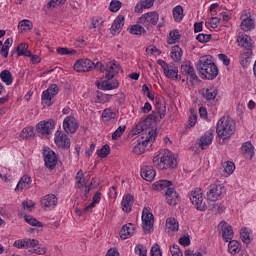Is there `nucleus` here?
<instances>
[{"label": "nucleus", "instance_id": "obj_63", "mask_svg": "<svg viewBox=\"0 0 256 256\" xmlns=\"http://www.w3.org/2000/svg\"><path fill=\"white\" fill-rule=\"evenodd\" d=\"M27 49H29V44L20 43L16 48L18 57H19V53H21V51H26Z\"/></svg>", "mask_w": 256, "mask_h": 256}, {"label": "nucleus", "instance_id": "obj_9", "mask_svg": "<svg viewBox=\"0 0 256 256\" xmlns=\"http://www.w3.org/2000/svg\"><path fill=\"white\" fill-rule=\"evenodd\" d=\"M189 199L192 205L196 206L198 211H205L207 209V205L203 202V190H201V188L192 190Z\"/></svg>", "mask_w": 256, "mask_h": 256}, {"label": "nucleus", "instance_id": "obj_43", "mask_svg": "<svg viewBox=\"0 0 256 256\" xmlns=\"http://www.w3.org/2000/svg\"><path fill=\"white\" fill-rule=\"evenodd\" d=\"M170 38L168 40V45H175L179 39H181V34H179V30H172L169 33Z\"/></svg>", "mask_w": 256, "mask_h": 256}, {"label": "nucleus", "instance_id": "obj_54", "mask_svg": "<svg viewBox=\"0 0 256 256\" xmlns=\"http://www.w3.org/2000/svg\"><path fill=\"white\" fill-rule=\"evenodd\" d=\"M151 256H163L159 244H154L150 250Z\"/></svg>", "mask_w": 256, "mask_h": 256}, {"label": "nucleus", "instance_id": "obj_41", "mask_svg": "<svg viewBox=\"0 0 256 256\" xmlns=\"http://www.w3.org/2000/svg\"><path fill=\"white\" fill-rule=\"evenodd\" d=\"M20 136L23 139H31L33 137H35V128L33 127H26L22 130Z\"/></svg>", "mask_w": 256, "mask_h": 256}, {"label": "nucleus", "instance_id": "obj_5", "mask_svg": "<svg viewBox=\"0 0 256 256\" xmlns=\"http://www.w3.org/2000/svg\"><path fill=\"white\" fill-rule=\"evenodd\" d=\"M157 138V130H149V132H145V136L138 138L137 144L134 146V153L136 155H143L145 153V147L149 145V143H153Z\"/></svg>", "mask_w": 256, "mask_h": 256}, {"label": "nucleus", "instance_id": "obj_17", "mask_svg": "<svg viewBox=\"0 0 256 256\" xmlns=\"http://www.w3.org/2000/svg\"><path fill=\"white\" fill-rule=\"evenodd\" d=\"M55 143L62 149H69V147H71V139H69V136L59 130H57L55 133Z\"/></svg>", "mask_w": 256, "mask_h": 256}, {"label": "nucleus", "instance_id": "obj_53", "mask_svg": "<svg viewBox=\"0 0 256 256\" xmlns=\"http://www.w3.org/2000/svg\"><path fill=\"white\" fill-rule=\"evenodd\" d=\"M170 253L172 256H183V252H181V248L177 244L170 246Z\"/></svg>", "mask_w": 256, "mask_h": 256}, {"label": "nucleus", "instance_id": "obj_64", "mask_svg": "<svg viewBox=\"0 0 256 256\" xmlns=\"http://www.w3.org/2000/svg\"><path fill=\"white\" fill-rule=\"evenodd\" d=\"M106 256H119V251L117 248H110L106 253Z\"/></svg>", "mask_w": 256, "mask_h": 256}, {"label": "nucleus", "instance_id": "obj_37", "mask_svg": "<svg viewBox=\"0 0 256 256\" xmlns=\"http://www.w3.org/2000/svg\"><path fill=\"white\" fill-rule=\"evenodd\" d=\"M166 228L168 229V231H179V222L177 221V219L170 217L168 219H166Z\"/></svg>", "mask_w": 256, "mask_h": 256}, {"label": "nucleus", "instance_id": "obj_33", "mask_svg": "<svg viewBox=\"0 0 256 256\" xmlns=\"http://www.w3.org/2000/svg\"><path fill=\"white\" fill-rule=\"evenodd\" d=\"M173 17L176 23L183 21V17H185V14H183V6L178 5L173 8Z\"/></svg>", "mask_w": 256, "mask_h": 256}, {"label": "nucleus", "instance_id": "obj_56", "mask_svg": "<svg viewBox=\"0 0 256 256\" xmlns=\"http://www.w3.org/2000/svg\"><path fill=\"white\" fill-rule=\"evenodd\" d=\"M145 131H147V126H145L143 124H138L135 126L134 129H132V134L139 135V133H143Z\"/></svg>", "mask_w": 256, "mask_h": 256}, {"label": "nucleus", "instance_id": "obj_3", "mask_svg": "<svg viewBox=\"0 0 256 256\" xmlns=\"http://www.w3.org/2000/svg\"><path fill=\"white\" fill-rule=\"evenodd\" d=\"M216 133L223 141L231 139V136L235 133V120L229 116L221 117L216 125Z\"/></svg>", "mask_w": 256, "mask_h": 256}, {"label": "nucleus", "instance_id": "obj_12", "mask_svg": "<svg viewBox=\"0 0 256 256\" xmlns=\"http://www.w3.org/2000/svg\"><path fill=\"white\" fill-rule=\"evenodd\" d=\"M43 157H44V163L47 169H50V171H53V169L57 167V154L55 153V151H53L49 147H44Z\"/></svg>", "mask_w": 256, "mask_h": 256}, {"label": "nucleus", "instance_id": "obj_1", "mask_svg": "<svg viewBox=\"0 0 256 256\" xmlns=\"http://www.w3.org/2000/svg\"><path fill=\"white\" fill-rule=\"evenodd\" d=\"M196 69L201 79H207L208 81L217 79V75H219V68L217 67V64L213 62V56L211 55L200 57Z\"/></svg>", "mask_w": 256, "mask_h": 256}, {"label": "nucleus", "instance_id": "obj_45", "mask_svg": "<svg viewBox=\"0 0 256 256\" xmlns=\"http://www.w3.org/2000/svg\"><path fill=\"white\" fill-rule=\"evenodd\" d=\"M56 51H57L58 55H68V56L77 55V50L69 49L66 47H58L56 49Z\"/></svg>", "mask_w": 256, "mask_h": 256}, {"label": "nucleus", "instance_id": "obj_24", "mask_svg": "<svg viewBox=\"0 0 256 256\" xmlns=\"http://www.w3.org/2000/svg\"><path fill=\"white\" fill-rule=\"evenodd\" d=\"M155 175H157V172L153 166H144L141 169V177L144 178L145 181H153V179H155Z\"/></svg>", "mask_w": 256, "mask_h": 256}, {"label": "nucleus", "instance_id": "obj_25", "mask_svg": "<svg viewBox=\"0 0 256 256\" xmlns=\"http://www.w3.org/2000/svg\"><path fill=\"white\" fill-rule=\"evenodd\" d=\"M23 189H31V176L23 175L19 180L15 191H23Z\"/></svg>", "mask_w": 256, "mask_h": 256}, {"label": "nucleus", "instance_id": "obj_42", "mask_svg": "<svg viewBox=\"0 0 256 256\" xmlns=\"http://www.w3.org/2000/svg\"><path fill=\"white\" fill-rule=\"evenodd\" d=\"M24 219L28 225H31L32 227H43V222L38 221L35 219V217L31 215H25Z\"/></svg>", "mask_w": 256, "mask_h": 256}, {"label": "nucleus", "instance_id": "obj_57", "mask_svg": "<svg viewBox=\"0 0 256 256\" xmlns=\"http://www.w3.org/2000/svg\"><path fill=\"white\" fill-rule=\"evenodd\" d=\"M178 241L183 247H189L191 245V238L189 236H182Z\"/></svg>", "mask_w": 256, "mask_h": 256}, {"label": "nucleus", "instance_id": "obj_7", "mask_svg": "<svg viewBox=\"0 0 256 256\" xmlns=\"http://www.w3.org/2000/svg\"><path fill=\"white\" fill-rule=\"evenodd\" d=\"M157 63L162 67L164 75L167 79H173L181 81V75H179V68L175 64H168L165 60L159 59Z\"/></svg>", "mask_w": 256, "mask_h": 256}, {"label": "nucleus", "instance_id": "obj_13", "mask_svg": "<svg viewBox=\"0 0 256 256\" xmlns=\"http://www.w3.org/2000/svg\"><path fill=\"white\" fill-rule=\"evenodd\" d=\"M53 129H55L54 120L41 121L36 125V131L41 133L44 137H47V139H49V135L53 133Z\"/></svg>", "mask_w": 256, "mask_h": 256}, {"label": "nucleus", "instance_id": "obj_23", "mask_svg": "<svg viewBox=\"0 0 256 256\" xmlns=\"http://www.w3.org/2000/svg\"><path fill=\"white\" fill-rule=\"evenodd\" d=\"M135 201V197L131 194H126L123 196L122 199V211H124V213H131L132 211V207H133V203Z\"/></svg>", "mask_w": 256, "mask_h": 256}, {"label": "nucleus", "instance_id": "obj_40", "mask_svg": "<svg viewBox=\"0 0 256 256\" xmlns=\"http://www.w3.org/2000/svg\"><path fill=\"white\" fill-rule=\"evenodd\" d=\"M222 238L226 243H229V239H233V227L228 225L222 229Z\"/></svg>", "mask_w": 256, "mask_h": 256}, {"label": "nucleus", "instance_id": "obj_62", "mask_svg": "<svg viewBox=\"0 0 256 256\" xmlns=\"http://www.w3.org/2000/svg\"><path fill=\"white\" fill-rule=\"evenodd\" d=\"M22 207L24 209H28L29 211H33V209H35V202L30 201V203L28 201H24L22 202Z\"/></svg>", "mask_w": 256, "mask_h": 256}, {"label": "nucleus", "instance_id": "obj_8", "mask_svg": "<svg viewBox=\"0 0 256 256\" xmlns=\"http://www.w3.org/2000/svg\"><path fill=\"white\" fill-rule=\"evenodd\" d=\"M225 193V186L221 184H211L208 188V192L206 193V197L208 201H219L220 199H223V195H225Z\"/></svg>", "mask_w": 256, "mask_h": 256}, {"label": "nucleus", "instance_id": "obj_60", "mask_svg": "<svg viewBox=\"0 0 256 256\" xmlns=\"http://www.w3.org/2000/svg\"><path fill=\"white\" fill-rule=\"evenodd\" d=\"M142 7L144 9H151V7L154 5L155 0H140Z\"/></svg>", "mask_w": 256, "mask_h": 256}, {"label": "nucleus", "instance_id": "obj_21", "mask_svg": "<svg viewBox=\"0 0 256 256\" xmlns=\"http://www.w3.org/2000/svg\"><path fill=\"white\" fill-rule=\"evenodd\" d=\"M134 233H137V230L135 229V224L128 223L121 228L120 237L121 239H129V237H133Z\"/></svg>", "mask_w": 256, "mask_h": 256}, {"label": "nucleus", "instance_id": "obj_35", "mask_svg": "<svg viewBox=\"0 0 256 256\" xmlns=\"http://www.w3.org/2000/svg\"><path fill=\"white\" fill-rule=\"evenodd\" d=\"M11 45H13V38H8L5 40L4 44L2 43L1 55L4 59L9 57V49L11 48Z\"/></svg>", "mask_w": 256, "mask_h": 256}, {"label": "nucleus", "instance_id": "obj_2", "mask_svg": "<svg viewBox=\"0 0 256 256\" xmlns=\"http://www.w3.org/2000/svg\"><path fill=\"white\" fill-rule=\"evenodd\" d=\"M152 189L154 191H163V189H167L165 192V197L168 205H177V203L181 201L179 193L175 191L173 182L170 180H159L152 185Z\"/></svg>", "mask_w": 256, "mask_h": 256}, {"label": "nucleus", "instance_id": "obj_52", "mask_svg": "<svg viewBox=\"0 0 256 256\" xmlns=\"http://www.w3.org/2000/svg\"><path fill=\"white\" fill-rule=\"evenodd\" d=\"M135 253L138 256H147V247L139 244L135 247Z\"/></svg>", "mask_w": 256, "mask_h": 256}, {"label": "nucleus", "instance_id": "obj_38", "mask_svg": "<svg viewBox=\"0 0 256 256\" xmlns=\"http://www.w3.org/2000/svg\"><path fill=\"white\" fill-rule=\"evenodd\" d=\"M181 57H183V50L181 47H179V45L173 46L171 50V59L177 62L181 60Z\"/></svg>", "mask_w": 256, "mask_h": 256}, {"label": "nucleus", "instance_id": "obj_14", "mask_svg": "<svg viewBox=\"0 0 256 256\" xmlns=\"http://www.w3.org/2000/svg\"><path fill=\"white\" fill-rule=\"evenodd\" d=\"M180 73L182 77H186L187 80L190 79L191 82L199 81V76H197L195 68L193 67V64H191V62H188L187 64H182L180 68Z\"/></svg>", "mask_w": 256, "mask_h": 256}, {"label": "nucleus", "instance_id": "obj_29", "mask_svg": "<svg viewBox=\"0 0 256 256\" xmlns=\"http://www.w3.org/2000/svg\"><path fill=\"white\" fill-rule=\"evenodd\" d=\"M102 119H104V123H109V121L115 123L117 121V113L111 111L110 108H106L102 112Z\"/></svg>", "mask_w": 256, "mask_h": 256}, {"label": "nucleus", "instance_id": "obj_27", "mask_svg": "<svg viewBox=\"0 0 256 256\" xmlns=\"http://www.w3.org/2000/svg\"><path fill=\"white\" fill-rule=\"evenodd\" d=\"M251 57H253V50L244 51V53L240 56V65L247 68L249 65H251Z\"/></svg>", "mask_w": 256, "mask_h": 256}, {"label": "nucleus", "instance_id": "obj_46", "mask_svg": "<svg viewBox=\"0 0 256 256\" xmlns=\"http://www.w3.org/2000/svg\"><path fill=\"white\" fill-rule=\"evenodd\" d=\"M222 166L227 175H232L233 171H235V163L231 161L224 162Z\"/></svg>", "mask_w": 256, "mask_h": 256}, {"label": "nucleus", "instance_id": "obj_59", "mask_svg": "<svg viewBox=\"0 0 256 256\" xmlns=\"http://www.w3.org/2000/svg\"><path fill=\"white\" fill-rule=\"evenodd\" d=\"M121 29H123V26L121 24H117L116 22H113L111 26V33L112 35H115V33H121Z\"/></svg>", "mask_w": 256, "mask_h": 256}, {"label": "nucleus", "instance_id": "obj_48", "mask_svg": "<svg viewBox=\"0 0 256 256\" xmlns=\"http://www.w3.org/2000/svg\"><path fill=\"white\" fill-rule=\"evenodd\" d=\"M240 237L246 245H249L251 243V236L249 235V231H247V228H242L240 232Z\"/></svg>", "mask_w": 256, "mask_h": 256}, {"label": "nucleus", "instance_id": "obj_47", "mask_svg": "<svg viewBox=\"0 0 256 256\" xmlns=\"http://www.w3.org/2000/svg\"><path fill=\"white\" fill-rule=\"evenodd\" d=\"M122 5H123V3H121V1L112 0L109 5V11H111L112 13H117V11H119V9H121Z\"/></svg>", "mask_w": 256, "mask_h": 256}, {"label": "nucleus", "instance_id": "obj_39", "mask_svg": "<svg viewBox=\"0 0 256 256\" xmlns=\"http://www.w3.org/2000/svg\"><path fill=\"white\" fill-rule=\"evenodd\" d=\"M0 79H2L3 83H5V85H11L13 83V75L11 74V71H9V70H3L0 73Z\"/></svg>", "mask_w": 256, "mask_h": 256}, {"label": "nucleus", "instance_id": "obj_28", "mask_svg": "<svg viewBox=\"0 0 256 256\" xmlns=\"http://www.w3.org/2000/svg\"><path fill=\"white\" fill-rule=\"evenodd\" d=\"M109 81V79L103 80V78L101 80L96 81L97 89H100L101 91H113V89H117V86L111 87V82Z\"/></svg>", "mask_w": 256, "mask_h": 256}, {"label": "nucleus", "instance_id": "obj_58", "mask_svg": "<svg viewBox=\"0 0 256 256\" xmlns=\"http://www.w3.org/2000/svg\"><path fill=\"white\" fill-rule=\"evenodd\" d=\"M218 59L220 61L223 62V65H225L226 67H229V65H231V60L229 59V57L225 54H219L218 55Z\"/></svg>", "mask_w": 256, "mask_h": 256}, {"label": "nucleus", "instance_id": "obj_61", "mask_svg": "<svg viewBox=\"0 0 256 256\" xmlns=\"http://www.w3.org/2000/svg\"><path fill=\"white\" fill-rule=\"evenodd\" d=\"M188 123L190 127H195L197 123V114L192 112L191 115L189 116Z\"/></svg>", "mask_w": 256, "mask_h": 256}, {"label": "nucleus", "instance_id": "obj_44", "mask_svg": "<svg viewBox=\"0 0 256 256\" xmlns=\"http://www.w3.org/2000/svg\"><path fill=\"white\" fill-rule=\"evenodd\" d=\"M111 153V146L109 144H105L102 148L97 150V155L101 159H105Z\"/></svg>", "mask_w": 256, "mask_h": 256}, {"label": "nucleus", "instance_id": "obj_50", "mask_svg": "<svg viewBox=\"0 0 256 256\" xmlns=\"http://www.w3.org/2000/svg\"><path fill=\"white\" fill-rule=\"evenodd\" d=\"M125 129H127V126L123 125V126H119L115 132L112 133V139L113 141H117V139H119V137H121V135H123V133H125Z\"/></svg>", "mask_w": 256, "mask_h": 256}, {"label": "nucleus", "instance_id": "obj_31", "mask_svg": "<svg viewBox=\"0 0 256 256\" xmlns=\"http://www.w3.org/2000/svg\"><path fill=\"white\" fill-rule=\"evenodd\" d=\"M114 65L115 64H113V62L107 63L105 78L108 79V81H111V79H114L115 75L119 73V70H116Z\"/></svg>", "mask_w": 256, "mask_h": 256}, {"label": "nucleus", "instance_id": "obj_51", "mask_svg": "<svg viewBox=\"0 0 256 256\" xmlns=\"http://www.w3.org/2000/svg\"><path fill=\"white\" fill-rule=\"evenodd\" d=\"M212 37L211 34H198L196 40H198L199 43H209Z\"/></svg>", "mask_w": 256, "mask_h": 256}, {"label": "nucleus", "instance_id": "obj_49", "mask_svg": "<svg viewBox=\"0 0 256 256\" xmlns=\"http://www.w3.org/2000/svg\"><path fill=\"white\" fill-rule=\"evenodd\" d=\"M96 97L99 103H109L111 101V95L103 94V92L97 91Z\"/></svg>", "mask_w": 256, "mask_h": 256}, {"label": "nucleus", "instance_id": "obj_18", "mask_svg": "<svg viewBox=\"0 0 256 256\" xmlns=\"http://www.w3.org/2000/svg\"><path fill=\"white\" fill-rule=\"evenodd\" d=\"M63 129L65 133H77L79 124H77V120L73 116H67L63 121Z\"/></svg>", "mask_w": 256, "mask_h": 256}, {"label": "nucleus", "instance_id": "obj_10", "mask_svg": "<svg viewBox=\"0 0 256 256\" xmlns=\"http://www.w3.org/2000/svg\"><path fill=\"white\" fill-rule=\"evenodd\" d=\"M158 22L159 13L155 11L143 14L137 21V23L146 27V29H150V27L157 25Z\"/></svg>", "mask_w": 256, "mask_h": 256}, {"label": "nucleus", "instance_id": "obj_36", "mask_svg": "<svg viewBox=\"0 0 256 256\" xmlns=\"http://www.w3.org/2000/svg\"><path fill=\"white\" fill-rule=\"evenodd\" d=\"M203 97L206 101H213L217 97V89L209 87L203 92Z\"/></svg>", "mask_w": 256, "mask_h": 256}, {"label": "nucleus", "instance_id": "obj_16", "mask_svg": "<svg viewBox=\"0 0 256 256\" xmlns=\"http://www.w3.org/2000/svg\"><path fill=\"white\" fill-rule=\"evenodd\" d=\"M153 223H155V217L153 213L149 211V208L145 207L142 211V225L145 231H151L153 229Z\"/></svg>", "mask_w": 256, "mask_h": 256}, {"label": "nucleus", "instance_id": "obj_15", "mask_svg": "<svg viewBox=\"0 0 256 256\" xmlns=\"http://www.w3.org/2000/svg\"><path fill=\"white\" fill-rule=\"evenodd\" d=\"M93 65H95V62L91 59H80L74 64V71L78 73H89V71H93Z\"/></svg>", "mask_w": 256, "mask_h": 256}, {"label": "nucleus", "instance_id": "obj_11", "mask_svg": "<svg viewBox=\"0 0 256 256\" xmlns=\"http://www.w3.org/2000/svg\"><path fill=\"white\" fill-rule=\"evenodd\" d=\"M57 95H59V86H57V84H51L48 89L42 93V105L51 107V105H53V103H51V99L53 97H57Z\"/></svg>", "mask_w": 256, "mask_h": 256}, {"label": "nucleus", "instance_id": "obj_20", "mask_svg": "<svg viewBox=\"0 0 256 256\" xmlns=\"http://www.w3.org/2000/svg\"><path fill=\"white\" fill-rule=\"evenodd\" d=\"M213 133H214L213 129H210L200 137V140L198 142L200 149L202 150L209 149V145L213 143V139H214Z\"/></svg>", "mask_w": 256, "mask_h": 256}, {"label": "nucleus", "instance_id": "obj_26", "mask_svg": "<svg viewBox=\"0 0 256 256\" xmlns=\"http://www.w3.org/2000/svg\"><path fill=\"white\" fill-rule=\"evenodd\" d=\"M241 151H242V155H244L246 159H253L255 148L253 147V144H251V142L243 143L241 147Z\"/></svg>", "mask_w": 256, "mask_h": 256}, {"label": "nucleus", "instance_id": "obj_19", "mask_svg": "<svg viewBox=\"0 0 256 256\" xmlns=\"http://www.w3.org/2000/svg\"><path fill=\"white\" fill-rule=\"evenodd\" d=\"M42 209H55L57 207L58 199L55 194L45 195L41 200Z\"/></svg>", "mask_w": 256, "mask_h": 256}, {"label": "nucleus", "instance_id": "obj_34", "mask_svg": "<svg viewBox=\"0 0 256 256\" xmlns=\"http://www.w3.org/2000/svg\"><path fill=\"white\" fill-rule=\"evenodd\" d=\"M129 33L131 35H147V30L145 27L141 26L139 23L134 24L129 28Z\"/></svg>", "mask_w": 256, "mask_h": 256}, {"label": "nucleus", "instance_id": "obj_32", "mask_svg": "<svg viewBox=\"0 0 256 256\" xmlns=\"http://www.w3.org/2000/svg\"><path fill=\"white\" fill-rule=\"evenodd\" d=\"M228 251L231 255H237L241 251V242L237 240H231L228 243Z\"/></svg>", "mask_w": 256, "mask_h": 256}, {"label": "nucleus", "instance_id": "obj_6", "mask_svg": "<svg viewBox=\"0 0 256 256\" xmlns=\"http://www.w3.org/2000/svg\"><path fill=\"white\" fill-rule=\"evenodd\" d=\"M166 113H167V106H165V103L161 102L159 98H156L155 110L146 117V119L144 120V123H147V121H154L155 123H157L162 119H165Z\"/></svg>", "mask_w": 256, "mask_h": 256}, {"label": "nucleus", "instance_id": "obj_4", "mask_svg": "<svg viewBox=\"0 0 256 256\" xmlns=\"http://www.w3.org/2000/svg\"><path fill=\"white\" fill-rule=\"evenodd\" d=\"M153 164L157 169H175V167H177V160L174 155L168 152V154L154 156Z\"/></svg>", "mask_w": 256, "mask_h": 256}, {"label": "nucleus", "instance_id": "obj_55", "mask_svg": "<svg viewBox=\"0 0 256 256\" xmlns=\"http://www.w3.org/2000/svg\"><path fill=\"white\" fill-rule=\"evenodd\" d=\"M21 27H27L28 31H31L33 29V22L31 20H21L18 23V28L21 29Z\"/></svg>", "mask_w": 256, "mask_h": 256}, {"label": "nucleus", "instance_id": "obj_30", "mask_svg": "<svg viewBox=\"0 0 256 256\" xmlns=\"http://www.w3.org/2000/svg\"><path fill=\"white\" fill-rule=\"evenodd\" d=\"M240 28L242 29V31H251L252 29H255V20H253V18H251V16L245 18L244 20H242L241 24H240Z\"/></svg>", "mask_w": 256, "mask_h": 256}, {"label": "nucleus", "instance_id": "obj_22", "mask_svg": "<svg viewBox=\"0 0 256 256\" xmlns=\"http://www.w3.org/2000/svg\"><path fill=\"white\" fill-rule=\"evenodd\" d=\"M237 43L240 47H243L244 51H253V43L251 42V36L244 34L237 38Z\"/></svg>", "mask_w": 256, "mask_h": 256}]
</instances>
